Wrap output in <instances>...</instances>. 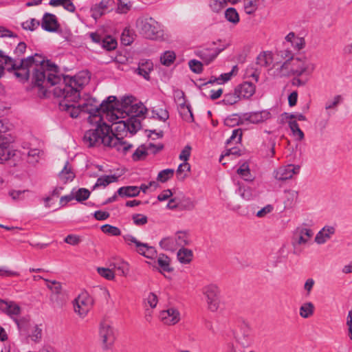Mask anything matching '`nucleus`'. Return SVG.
Listing matches in <instances>:
<instances>
[{
	"label": "nucleus",
	"mask_w": 352,
	"mask_h": 352,
	"mask_svg": "<svg viewBox=\"0 0 352 352\" xmlns=\"http://www.w3.org/2000/svg\"><path fill=\"white\" fill-rule=\"evenodd\" d=\"M270 113L267 110H264L247 113L245 119L251 123L258 124L270 119Z\"/></svg>",
	"instance_id": "dca6fc26"
},
{
	"label": "nucleus",
	"mask_w": 352,
	"mask_h": 352,
	"mask_svg": "<svg viewBox=\"0 0 352 352\" xmlns=\"http://www.w3.org/2000/svg\"><path fill=\"white\" fill-rule=\"evenodd\" d=\"M101 230L105 233L108 234L111 236H120L121 234L120 230L116 226H113L109 224H105L101 227Z\"/></svg>",
	"instance_id": "c03bdc74"
},
{
	"label": "nucleus",
	"mask_w": 352,
	"mask_h": 352,
	"mask_svg": "<svg viewBox=\"0 0 352 352\" xmlns=\"http://www.w3.org/2000/svg\"><path fill=\"white\" fill-rule=\"evenodd\" d=\"M237 173L247 182H252L254 179V177L250 173L249 165L248 163H243L237 169Z\"/></svg>",
	"instance_id": "c85d7f7f"
},
{
	"label": "nucleus",
	"mask_w": 352,
	"mask_h": 352,
	"mask_svg": "<svg viewBox=\"0 0 352 352\" xmlns=\"http://www.w3.org/2000/svg\"><path fill=\"white\" fill-rule=\"evenodd\" d=\"M157 262L163 271L167 272L173 271V269L170 267V258L166 255L160 254Z\"/></svg>",
	"instance_id": "473e14b6"
},
{
	"label": "nucleus",
	"mask_w": 352,
	"mask_h": 352,
	"mask_svg": "<svg viewBox=\"0 0 352 352\" xmlns=\"http://www.w3.org/2000/svg\"><path fill=\"white\" fill-rule=\"evenodd\" d=\"M132 97L124 98L121 104L118 101L117 108L114 110L118 118L110 120L113 122V128L104 122L102 118H99L96 121V129L85 133L84 143L89 147L102 144L126 154L133 145L124 141V137L128 133L133 135L141 129L138 117L146 113V109L142 103L132 104Z\"/></svg>",
	"instance_id": "f257e3e1"
},
{
	"label": "nucleus",
	"mask_w": 352,
	"mask_h": 352,
	"mask_svg": "<svg viewBox=\"0 0 352 352\" xmlns=\"http://www.w3.org/2000/svg\"><path fill=\"white\" fill-rule=\"evenodd\" d=\"M2 309H5L8 315L17 316L20 314V307L14 303L6 302Z\"/></svg>",
	"instance_id": "a18cd8bd"
},
{
	"label": "nucleus",
	"mask_w": 352,
	"mask_h": 352,
	"mask_svg": "<svg viewBox=\"0 0 352 352\" xmlns=\"http://www.w3.org/2000/svg\"><path fill=\"white\" fill-rule=\"evenodd\" d=\"M160 248L166 251L174 252L177 250V242L174 237L167 236L163 238L159 243Z\"/></svg>",
	"instance_id": "5701e85b"
},
{
	"label": "nucleus",
	"mask_w": 352,
	"mask_h": 352,
	"mask_svg": "<svg viewBox=\"0 0 352 352\" xmlns=\"http://www.w3.org/2000/svg\"><path fill=\"white\" fill-rule=\"evenodd\" d=\"M287 200L285 201V207H292L298 197V192L294 190H285Z\"/></svg>",
	"instance_id": "72a5a7b5"
},
{
	"label": "nucleus",
	"mask_w": 352,
	"mask_h": 352,
	"mask_svg": "<svg viewBox=\"0 0 352 352\" xmlns=\"http://www.w3.org/2000/svg\"><path fill=\"white\" fill-rule=\"evenodd\" d=\"M94 302L92 297L87 292H83L75 299L74 311L81 318H84L92 308Z\"/></svg>",
	"instance_id": "0eeeda50"
},
{
	"label": "nucleus",
	"mask_w": 352,
	"mask_h": 352,
	"mask_svg": "<svg viewBox=\"0 0 352 352\" xmlns=\"http://www.w3.org/2000/svg\"><path fill=\"white\" fill-rule=\"evenodd\" d=\"M146 301H147L148 305L152 309L155 308L157 306V304L158 302V298H157V295L152 292L150 293L146 298Z\"/></svg>",
	"instance_id": "774afa93"
},
{
	"label": "nucleus",
	"mask_w": 352,
	"mask_h": 352,
	"mask_svg": "<svg viewBox=\"0 0 352 352\" xmlns=\"http://www.w3.org/2000/svg\"><path fill=\"white\" fill-rule=\"evenodd\" d=\"M118 179V177L116 176L115 175L101 176L98 178L96 184L92 188V190H95L100 186L105 187L111 183L117 182Z\"/></svg>",
	"instance_id": "412c9836"
},
{
	"label": "nucleus",
	"mask_w": 352,
	"mask_h": 352,
	"mask_svg": "<svg viewBox=\"0 0 352 352\" xmlns=\"http://www.w3.org/2000/svg\"><path fill=\"white\" fill-rule=\"evenodd\" d=\"M259 0H244V10L246 14H252L258 8Z\"/></svg>",
	"instance_id": "ea45409f"
},
{
	"label": "nucleus",
	"mask_w": 352,
	"mask_h": 352,
	"mask_svg": "<svg viewBox=\"0 0 352 352\" xmlns=\"http://www.w3.org/2000/svg\"><path fill=\"white\" fill-rule=\"evenodd\" d=\"M289 126L294 136H298V140H302L305 135L302 131L300 129L298 124L296 120H291L289 122Z\"/></svg>",
	"instance_id": "4c0bfd02"
},
{
	"label": "nucleus",
	"mask_w": 352,
	"mask_h": 352,
	"mask_svg": "<svg viewBox=\"0 0 352 352\" xmlns=\"http://www.w3.org/2000/svg\"><path fill=\"white\" fill-rule=\"evenodd\" d=\"M236 93L241 98H250L255 93L256 87L250 82L245 81L235 87Z\"/></svg>",
	"instance_id": "2eb2a0df"
},
{
	"label": "nucleus",
	"mask_w": 352,
	"mask_h": 352,
	"mask_svg": "<svg viewBox=\"0 0 352 352\" xmlns=\"http://www.w3.org/2000/svg\"><path fill=\"white\" fill-rule=\"evenodd\" d=\"M226 3V0H212L210 4L211 9L215 12H219Z\"/></svg>",
	"instance_id": "052dcab7"
},
{
	"label": "nucleus",
	"mask_w": 352,
	"mask_h": 352,
	"mask_svg": "<svg viewBox=\"0 0 352 352\" xmlns=\"http://www.w3.org/2000/svg\"><path fill=\"white\" fill-rule=\"evenodd\" d=\"M148 155L147 149L144 145L139 146L132 155V159L133 161H139L142 160L143 157H146Z\"/></svg>",
	"instance_id": "de8ad7c7"
},
{
	"label": "nucleus",
	"mask_w": 352,
	"mask_h": 352,
	"mask_svg": "<svg viewBox=\"0 0 352 352\" xmlns=\"http://www.w3.org/2000/svg\"><path fill=\"white\" fill-rule=\"evenodd\" d=\"M114 268L118 272L120 275L122 276H126L129 272L128 263L124 261L115 263Z\"/></svg>",
	"instance_id": "3c124183"
},
{
	"label": "nucleus",
	"mask_w": 352,
	"mask_h": 352,
	"mask_svg": "<svg viewBox=\"0 0 352 352\" xmlns=\"http://www.w3.org/2000/svg\"><path fill=\"white\" fill-rule=\"evenodd\" d=\"M99 335L105 348H108L114 342L113 329L109 322L106 320L101 322L100 324Z\"/></svg>",
	"instance_id": "9b49d317"
},
{
	"label": "nucleus",
	"mask_w": 352,
	"mask_h": 352,
	"mask_svg": "<svg viewBox=\"0 0 352 352\" xmlns=\"http://www.w3.org/2000/svg\"><path fill=\"white\" fill-rule=\"evenodd\" d=\"M45 282L50 283V284L47 285V287L52 292V293L55 294H60L62 292V286L60 283L57 282L56 280L50 281L48 279H44Z\"/></svg>",
	"instance_id": "09e8293b"
},
{
	"label": "nucleus",
	"mask_w": 352,
	"mask_h": 352,
	"mask_svg": "<svg viewBox=\"0 0 352 352\" xmlns=\"http://www.w3.org/2000/svg\"><path fill=\"white\" fill-rule=\"evenodd\" d=\"M305 39L302 37L296 36L293 42L291 43V45L293 48L297 51L302 49L305 47Z\"/></svg>",
	"instance_id": "680f3d73"
},
{
	"label": "nucleus",
	"mask_w": 352,
	"mask_h": 352,
	"mask_svg": "<svg viewBox=\"0 0 352 352\" xmlns=\"http://www.w3.org/2000/svg\"><path fill=\"white\" fill-rule=\"evenodd\" d=\"M41 25L44 30L49 32H55L60 28L56 16L48 12L43 14Z\"/></svg>",
	"instance_id": "ddd939ff"
},
{
	"label": "nucleus",
	"mask_w": 352,
	"mask_h": 352,
	"mask_svg": "<svg viewBox=\"0 0 352 352\" xmlns=\"http://www.w3.org/2000/svg\"><path fill=\"white\" fill-rule=\"evenodd\" d=\"M224 50V48H203L196 51L195 54L202 60L206 64L208 65L212 62L217 56Z\"/></svg>",
	"instance_id": "f8f14e48"
},
{
	"label": "nucleus",
	"mask_w": 352,
	"mask_h": 352,
	"mask_svg": "<svg viewBox=\"0 0 352 352\" xmlns=\"http://www.w3.org/2000/svg\"><path fill=\"white\" fill-rule=\"evenodd\" d=\"M192 250L185 248H182L177 252L179 261L184 264L189 263L192 261Z\"/></svg>",
	"instance_id": "a878e982"
},
{
	"label": "nucleus",
	"mask_w": 352,
	"mask_h": 352,
	"mask_svg": "<svg viewBox=\"0 0 352 352\" xmlns=\"http://www.w3.org/2000/svg\"><path fill=\"white\" fill-rule=\"evenodd\" d=\"M315 69L316 65H310L309 66L308 65V67L307 66L303 69L297 68L296 67L292 69V73L295 76V77L300 78L304 74L306 76H310L314 72Z\"/></svg>",
	"instance_id": "c756f323"
},
{
	"label": "nucleus",
	"mask_w": 352,
	"mask_h": 352,
	"mask_svg": "<svg viewBox=\"0 0 352 352\" xmlns=\"http://www.w3.org/2000/svg\"><path fill=\"white\" fill-rule=\"evenodd\" d=\"M41 336L42 330L39 329L36 325L34 326L31 334L30 335L31 339L34 342H37L41 338Z\"/></svg>",
	"instance_id": "0e129e2a"
},
{
	"label": "nucleus",
	"mask_w": 352,
	"mask_h": 352,
	"mask_svg": "<svg viewBox=\"0 0 352 352\" xmlns=\"http://www.w3.org/2000/svg\"><path fill=\"white\" fill-rule=\"evenodd\" d=\"M117 193L122 197H135L139 195L140 188L135 186H122L118 188Z\"/></svg>",
	"instance_id": "6ab92c4d"
},
{
	"label": "nucleus",
	"mask_w": 352,
	"mask_h": 352,
	"mask_svg": "<svg viewBox=\"0 0 352 352\" xmlns=\"http://www.w3.org/2000/svg\"><path fill=\"white\" fill-rule=\"evenodd\" d=\"M190 151L191 147L189 145H186L179 154V159L187 162L190 155Z\"/></svg>",
	"instance_id": "69168bd1"
},
{
	"label": "nucleus",
	"mask_w": 352,
	"mask_h": 352,
	"mask_svg": "<svg viewBox=\"0 0 352 352\" xmlns=\"http://www.w3.org/2000/svg\"><path fill=\"white\" fill-rule=\"evenodd\" d=\"M238 192L245 200H250L252 198V190L249 187L240 186L238 189Z\"/></svg>",
	"instance_id": "6e6d98bb"
},
{
	"label": "nucleus",
	"mask_w": 352,
	"mask_h": 352,
	"mask_svg": "<svg viewBox=\"0 0 352 352\" xmlns=\"http://www.w3.org/2000/svg\"><path fill=\"white\" fill-rule=\"evenodd\" d=\"M203 293L206 298L208 309L215 311L219 307V289L215 285H209L203 289Z\"/></svg>",
	"instance_id": "9d476101"
},
{
	"label": "nucleus",
	"mask_w": 352,
	"mask_h": 352,
	"mask_svg": "<svg viewBox=\"0 0 352 352\" xmlns=\"http://www.w3.org/2000/svg\"><path fill=\"white\" fill-rule=\"evenodd\" d=\"M14 321L17 325L18 329L23 332L27 333L28 328L30 325V321L26 318H22L20 319L14 318Z\"/></svg>",
	"instance_id": "49530a36"
},
{
	"label": "nucleus",
	"mask_w": 352,
	"mask_h": 352,
	"mask_svg": "<svg viewBox=\"0 0 352 352\" xmlns=\"http://www.w3.org/2000/svg\"><path fill=\"white\" fill-rule=\"evenodd\" d=\"M300 166L295 164L282 166L274 170L273 175L278 181H285L292 179L294 175L300 173Z\"/></svg>",
	"instance_id": "1a4fd4ad"
},
{
	"label": "nucleus",
	"mask_w": 352,
	"mask_h": 352,
	"mask_svg": "<svg viewBox=\"0 0 352 352\" xmlns=\"http://www.w3.org/2000/svg\"><path fill=\"white\" fill-rule=\"evenodd\" d=\"M101 46L104 49L108 51H111L116 49V47H117V41L112 36H107L104 37Z\"/></svg>",
	"instance_id": "58836bf2"
},
{
	"label": "nucleus",
	"mask_w": 352,
	"mask_h": 352,
	"mask_svg": "<svg viewBox=\"0 0 352 352\" xmlns=\"http://www.w3.org/2000/svg\"><path fill=\"white\" fill-rule=\"evenodd\" d=\"M0 58L4 60L5 65L7 67L8 71H15L16 77L22 80H28L32 73V81L38 85H43L44 83L53 85L57 82L58 78L54 76L52 73H50L48 78H45L46 70L53 72L56 68L54 65H50V60H45V58L39 54H34L33 56H30L26 58H22L19 60L16 58H11L3 54L0 50ZM2 60L0 59V62Z\"/></svg>",
	"instance_id": "7ed1b4c3"
},
{
	"label": "nucleus",
	"mask_w": 352,
	"mask_h": 352,
	"mask_svg": "<svg viewBox=\"0 0 352 352\" xmlns=\"http://www.w3.org/2000/svg\"><path fill=\"white\" fill-rule=\"evenodd\" d=\"M196 201L190 197H184L178 203V208L181 210L191 211L195 208Z\"/></svg>",
	"instance_id": "cd10ccee"
},
{
	"label": "nucleus",
	"mask_w": 352,
	"mask_h": 352,
	"mask_svg": "<svg viewBox=\"0 0 352 352\" xmlns=\"http://www.w3.org/2000/svg\"><path fill=\"white\" fill-rule=\"evenodd\" d=\"M24 30L34 31L40 25V21L35 19H31L30 21H26L21 24Z\"/></svg>",
	"instance_id": "603ef678"
},
{
	"label": "nucleus",
	"mask_w": 352,
	"mask_h": 352,
	"mask_svg": "<svg viewBox=\"0 0 352 352\" xmlns=\"http://www.w3.org/2000/svg\"><path fill=\"white\" fill-rule=\"evenodd\" d=\"M69 165V162H66L63 169L59 173L60 179L64 180L65 183L69 181H72L75 177V174Z\"/></svg>",
	"instance_id": "bb28decb"
},
{
	"label": "nucleus",
	"mask_w": 352,
	"mask_h": 352,
	"mask_svg": "<svg viewBox=\"0 0 352 352\" xmlns=\"http://www.w3.org/2000/svg\"><path fill=\"white\" fill-rule=\"evenodd\" d=\"M279 55L286 59L285 62L280 66V69L282 70L287 65L288 61L294 59V56L292 52L289 50H285L279 52Z\"/></svg>",
	"instance_id": "4d7b16f0"
},
{
	"label": "nucleus",
	"mask_w": 352,
	"mask_h": 352,
	"mask_svg": "<svg viewBox=\"0 0 352 352\" xmlns=\"http://www.w3.org/2000/svg\"><path fill=\"white\" fill-rule=\"evenodd\" d=\"M174 239L177 242V247L181 246L184 248L185 245H188L190 243L188 234L186 232H177Z\"/></svg>",
	"instance_id": "7c9ffc66"
},
{
	"label": "nucleus",
	"mask_w": 352,
	"mask_h": 352,
	"mask_svg": "<svg viewBox=\"0 0 352 352\" xmlns=\"http://www.w3.org/2000/svg\"><path fill=\"white\" fill-rule=\"evenodd\" d=\"M12 155L14 156V154L10 148V142L0 139V160L7 161Z\"/></svg>",
	"instance_id": "aec40b11"
},
{
	"label": "nucleus",
	"mask_w": 352,
	"mask_h": 352,
	"mask_svg": "<svg viewBox=\"0 0 352 352\" xmlns=\"http://www.w3.org/2000/svg\"><path fill=\"white\" fill-rule=\"evenodd\" d=\"M314 311V306L312 302H306L300 307V316L303 318L310 317Z\"/></svg>",
	"instance_id": "c9c22d12"
},
{
	"label": "nucleus",
	"mask_w": 352,
	"mask_h": 352,
	"mask_svg": "<svg viewBox=\"0 0 352 352\" xmlns=\"http://www.w3.org/2000/svg\"><path fill=\"white\" fill-rule=\"evenodd\" d=\"M153 69V63L149 60L140 63L139 64L138 74L142 76L145 79H149V74Z\"/></svg>",
	"instance_id": "b1692460"
},
{
	"label": "nucleus",
	"mask_w": 352,
	"mask_h": 352,
	"mask_svg": "<svg viewBox=\"0 0 352 352\" xmlns=\"http://www.w3.org/2000/svg\"><path fill=\"white\" fill-rule=\"evenodd\" d=\"M98 273L103 278L107 280H113L114 278L115 274L114 272L109 269L104 267H98L97 269Z\"/></svg>",
	"instance_id": "5fc2aeb1"
},
{
	"label": "nucleus",
	"mask_w": 352,
	"mask_h": 352,
	"mask_svg": "<svg viewBox=\"0 0 352 352\" xmlns=\"http://www.w3.org/2000/svg\"><path fill=\"white\" fill-rule=\"evenodd\" d=\"M134 224L136 226H143L147 223L148 218L146 216L142 214H135L132 217Z\"/></svg>",
	"instance_id": "13d9d810"
},
{
	"label": "nucleus",
	"mask_w": 352,
	"mask_h": 352,
	"mask_svg": "<svg viewBox=\"0 0 352 352\" xmlns=\"http://www.w3.org/2000/svg\"><path fill=\"white\" fill-rule=\"evenodd\" d=\"M135 251L144 256V257H146L148 258H153L157 255V251L155 248L153 246L148 245L147 243H144L143 247H140L139 249H136Z\"/></svg>",
	"instance_id": "393cba45"
},
{
	"label": "nucleus",
	"mask_w": 352,
	"mask_h": 352,
	"mask_svg": "<svg viewBox=\"0 0 352 352\" xmlns=\"http://www.w3.org/2000/svg\"><path fill=\"white\" fill-rule=\"evenodd\" d=\"M111 0H102L99 3H96L91 8V17L98 20L105 12Z\"/></svg>",
	"instance_id": "a211bd4d"
},
{
	"label": "nucleus",
	"mask_w": 352,
	"mask_h": 352,
	"mask_svg": "<svg viewBox=\"0 0 352 352\" xmlns=\"http://www.w3.org/2000/svg\"><path fill=\"white\" fill-rule=\"evenodd\" d=\"M344 98L341 95H336L333 97L332 100L327 101L325 103V109L329 111L331 109L337 110L339 104L343 102Z\"/></svg>",
	"instance_id": "e433bc0d"
},
{
	"label": "nucleus",
	"mask_w": 352,
	"mask_h": 352,
	"mask_svg": "<svg viewBox=\"0 0 352 352\" xmlns=\"http://www.w3.org/2000/svg\"><path fill=\"white\" fill-rule=\"evenodd\" d=\"M272 61V54L270 52H261L256 57V65L261 67H268Z\"/></svg>",
	"instance_id": "4be33fe9"
},
{
	"label": "nucleus",
	"mask_w": 352,
	"mask_h": 352,
	"mask_svg": "<svg viewBox=\"0 0 352 352\" xmlns=\"http://www.w3.org/2000/svg\"><path fill=\"white\" fill-rule=\"evenodd\" d=\"M336 229L333 226H326L322 228L316 234L315 242L318 244H324L331 236L335 234Z\"/></svg>",
	"instance_id": "f3484780"
},
{
	"label": "nucleus",
	"mask_w": 352,
	"mask_h": 352,
	"mask_svg": "<svg viewBox=\"0 0 352 352\" xmlns=\"http://www.w3.org/2000/svg\"><path fill=\"white\" fill-rule=\"evenodd\" d=\"M118 100L114 96H109L101 103L94 98H88L81 104V108L83 112L89 113V119L91 117L97 118H102L101 113H107L109 120H114L118 118L117 113H114V110L117 108ZM91 122V120H90Z\"/></svg>",
	"instance_id": "20e7f679"
},
{
	"label": "nucleus",
	"mask_w": 352,
	"mask_h": 352,
	"mask_svg": "<svg viewBox=\"0 0 352 352\" xmlns=\"http://www.w3.org/2000/svg\"><path fill=\"white\" fill-rule=\"evenodd\" d=\"M75 199L78 202H82L87 200L90 196V191L84 188H79L75 193Z\"/></svg>",
	"instance_id": "37998d69"
},
{
	"label": "nucleus",
	"mask_w": 352,
	"mask_h": 352,
	"mask_svg": "<svg viewBox=\"0 0 352 352\" xmlns=\"http://www.w3.org/2000/svg\"><path fill=\"white\" fill-rule=\"evenodd\" d=\"M137 26L140 34L148 39L156 40L163 36L160 23L151 17L138 20Z\"/></svg>",
	"instance_id": "39448f33"
},
{
	"label": "nucleus",
	"mask_w": 352,
	"mask_h": 352,
	"mask_svg": "<svg viewBox=\"0 0 352 352\" xmlns=\"http://www.w3.org/2000/svg\"><path fill=\"white\" fill-rule=\"evenodd\" d=\"M124 241L129 245H131L134 244L136 247V249H139L140 247L144 246V243L138 241L135 236L131 234H126L123 236Z\"/></svg>",
	"instance_id": "864d4df0"
},
{
	"label": "nucleus",
	"mask_w": 352,
	"mask_h": 352,
	"mask_svg": "<svg viewBox=\"0 0 352 352\" xmlns=\"http://www.w3.org/2000/svg\"><path fill=\"white\" fill-rule=\"evenodd\" d=\"M242 137V131L241 129H236L233 130L232 135L230 138L227 140L226 144H229L233 141H235L236 142H239L241 140Z\"/></svg>",
	"instance_id": "bf43d9fd"
},
{
	"label": "nucleus",
	"mask_w": 352,
	"mask_h": 352,
	"mask_svg": "<svg viewBox=\"0 0 352 352\" xmlns=\"http://www.w3.org/2000/svg\"><path fill=\"white\" fill-rule=\"evenodd\" d=\"M234 336L236 341L234 346H238V349H243L252 344L250 329L245 324H243L239 329H236Z\"/></svg>",
	"instance_id": "6e6552de"
},
{
	"label": "nucleus",
	"mask_w": 352,
	"mask_h": 352,
	"mask_svg": "<svg viewBox=\"0 0 352 352\" xmlns=\"http://www.w3.org/2000/svg\"><path fill=\"white\" fill-rule=\"evenodd\" d=\"M240 99L241 98L234 88L233 92H230L224 95L222 102L226 105H232L236 104Z\"/></svg>",
	"instance_id": "2f4dec72"
},
{
	"label": "nucleus",
	"mask_w": 352,
	"mask_h": 352,
	"mask_svg": "<svg viewBox=\"0 0 352 352\" xmlns=\"http://www.w3.org/2000/svg\"><path fill=\"white\" fill-rule=\"evenodd\" d=\"M175 170L172 168H167L161 170L157 175V180L164 183L173 177Z\"/></svg>",
	"instance_id": "79ce46f5"
},
{
	"label": "nucleus",
	"mask_w": 352,
	"mask_h": 352,
	"mask_svg": "<svg viewBox=\"0 0 352 352\" xmlns=\"http://www.w3.org/2000/svg\"><path fill=\"white\" fill-rule=\"evenodd\" d=\"M50 65L56 67L54 69L50 71V73L58 77V80L53 85L45 84L38 85L34 83V85L41 89L50 87L52 86L58 85L54 89V95L57 98H63V100L60 102V108L61 110L67 112L72 118H77L80 113L83 112L81 108V104L76 105V103L80 99V91L82 89L83 85L87 82L89 78H86L82 76V74L80 73L78 76L74 77H69L68 76H63V78L58 73V67L54 63L50 61ZM45 78H48L50 70L45 72Z\"/></svg>",
	"instance_id": "f03ea898"
},
{
	"label": "nucleus",
	"mask_w": 352,
	"mask_h": 352,
	"mask_svg": "<svg viewBox=\"0 0 352 352\" xmlns=\"http://www.w3.org/2000/svg\"><path fill=\"white\" fill-rule=\"evenodd\" d=\"M188 66L190 70L195 74H200L203 71V64L197 60L192 59L189 60Z\"/></svg>",
	"instance_id": "8fccbe9b"
},
{
	"label": "nucleus",
	"mask_w": 352,
	"mask_h": 352,
	"mask_svg": "<svg viewBox=\"0 0 352 352\" xmlns=\"http://www.w3.org/2000/svg\"><path fill=\"white\" fill-rule=\"evenodd\" d=\"M176 58L175 53L173 51H166L160 56V61L165 66H170L173 63Z\"/></svg>",
	"instance_id": "f704fd0d"
},
{
	"label": "nucleus",
	"mask_w": 352,
	"mask_h": 352,
	"mask_svg": "<svg viewBox=\"0 0 352 352\" xmlns=\"http://www.w3.org/2000/svg\"><path fill=\"white\" fill-rule=\"evenodd\" d=\"M274 210V206L271 204H267L262 209L258 210L256 213V217L262 218L265 217L267 214L271 213Z\"/></svg>",
	"instance_id": "e2e57ef3"
},
{
	"label": "nucleus",
	"mask_w": 352,
	"mask_h": 352,
	"mask_svg": "<svg viewBox=\"0 0 352 352\" xmlns=\"http://www.w3.org/2000/svg\"><path fill=\"white\" fill-rule=\"evenodd\" d=\"M226 19L233 23H237L239 21V14L234 8H229L225 12Z\"/></svg>",
	"instance_id": "a19ab883"
},
{
	"label": "nucleus",
	"mask_w": 352,
	"mask_h": 352,
	"mask_svg": "<svg viewBox=\"0 0 352 352\" xmlns=\"http://www.w3.org/2000/svg\"><path fill=\"white\" fill-rule=\"evenodd\" d=\"M64 241L68 244L76 245H78L80 242V239L79 236L74 234H69L67 235Z\"/></svg>",
	"instance_id": "338daca9"
},
{
	"label": "nucleus",
	"mask_w": 352,
	"mask_h": 352,
	"mask_svg": "<svg viewBox=\"0 0 352 352\" xmlns=\"http://www.w3.org/2000/svg\"><path fill=\"white\" fill-rule=\"evenodd\" d=\"M160 317L162 321L168 325H173L180 320V314L177 309L169 308L160 312Z\"/></svg>",
	"instance_id": "4468645a"
},
{
	"label": "nucleus",
	"mask_w": 352,
	"mask_h": 352,
	"mask_svg": "<svg viewBox=\"0 0 352 352\" xmlns=\"http://www.w3.org/2000/svg\"><path fill=\"white\" fill-rule=\"evenodd\" d=\"M313 232L311 229L300 226L294 231L292 238V245L294 248L293 253L299 255L302 252L300 246L305 245L313 236Z\"/></svg>",
	"instance_id": "423d86ee"
}]
</instances>
